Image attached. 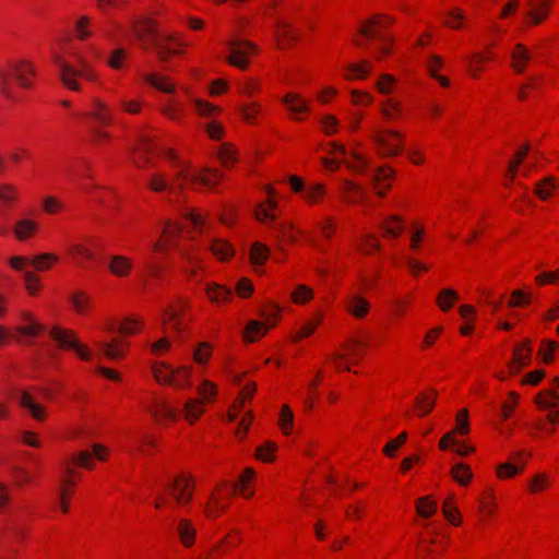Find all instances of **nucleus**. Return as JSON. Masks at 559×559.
<instances>
[{"instance_id": "obj_8", "label": "nucleus", "mask_w": 559, "mask_h": 559, "mask_svg": "<svg viewBox=\"0 0 559 559\" xmlns=\"http://www.w3.org/2000/svg\"><path fill=\"white\" fill-rule=\"evenodd\" d=\"M227 49L229 52L227 57L229 64L242 71L250 67L251 59L257 57L261 51L257 44L246 39L230 40L227 45Z\"/></svg>"}, {"instance_id": "obj_49", "label": "nucleus", "mask_w": 559, "mask_h": 559, "mask_svg": "<svg viewBox=\"0 0 559 559\" xmlns=\"http://www.w3.org/2000/svg\"><path fill=\"white\" fill-rule=\"evenodd\" d=\"M395 171L391 166H382L374 174V189L378 197L382 198L391 189Z\"/></svg>"}, {"instance_id": "obj_52", "label": "nucleus", "mask_w": 559, "mask_h": 559, "mask_svg": "<svg viewBox=\"0 0 559 559\" xmlns=\"http://www.w3.org/2000/svg\"><path fill=\"white\" fill-rule=\"evenodd\" d=\"M177 169L175 187L180 190L187 187L197 189V180H194V178L198 173L192 171L191 164L189 162H180Z\"/></svg>"}, {"instance_id": "obj_50", "label": "nucleus", "mask_w": 559, "mask_h": 559, "mask_svg": "<svg viewBox=\"0 0 559 559\" xmlns=\"http://www.w3.org/2000/svg\"><path fill=\"white\" fill-rule=\"evenodd\" d=\"M328 197V188L322 182L309 183L302 194V200L310 206L320 205Z\"/></svg>"}, {"instance_id": "obj_42", "label": "nucleus", "mask_w": 559, "mask_h": 559, "mask_svg": "<svg viewBox=\"0 0 559 559\" xmlns=\"http://www.w3.org/2000/svg\"><path fill=\"white\" fill-rule=\"evenodd\" d=\"M376 43L372 47L373 62H383L394 53L395 37L392 34L383 35L374 39Z\"/></svg>"}, {"instance_id": "obj_40", "label": "nucleus", "mask_w": 559, "mask_h": 559, "mask_svg": "<svg viewBox=\"0 0 559 559\" xmlns=\"http://www.w3.org/2000/svg\"><path fill=\"white\" fill-rule=\"evenodd\" d=\"M324 320L323 311L314 312L309 319H307L300 328L295 331L292 335V341L294 343H299L300 341L310 337L316 330L322 324Z\"/></svg>"}, {"instance_id": "obj_17", "label": "nucleus", "mask_w": 559, "mask_h": 559, "mask_svg": "<svg viewBox=\"0 0 559 559\" xmlns=\"http://www.w3.org/2000/svg\"><path fill=\"white\" fill-rule=\"evenodd\" d=\"M427 75L432 79L441 88H450L452 81L448 75L449 66L447 59L438 53L429 55L425 60Z\"/></svg>"}, {"instance_id": "obj_12", "label": "nucleus", "mask_w": 559, "mask_h": 559, "mask_svg": "<svg viewBox=\"0 0 559 559\" xmlns=\"http://www.w3.org/2000/svg\"><path fill=\"white\" fill-rule=\"evenodd\" d=\"M449 545V537L437 531L435 527H426L418 540V550L424 552L428 559L440 556Z\"/></svg>"}, {"instance_id": "obj_20", "label": "nucleus", "mask_w": 559, "mask_h": 559, "mask_svg": "<svg viewBox=\"0 0 559 559\" xmlns=\"http://www.w3.org/2000/svg\"><path fill=\"white\" fill-rule=\"evenodd\" d=\"M374 63L370 59L346 62L342 67L341 76L346 82L366 81L373 73Z\"/></svg>"}, {"instance_id": "obj_41", "label": "nucleus", "mask_w": 559, "mask_h": 559, "mask_svg": "<svg viewBox=\"0 0 559 559\" xmlns=\"http://www.w3.org/2000/svg\"><path fill=\"white\" fill-rule=\"evenodd\" d=\"M216 158L224 169H233L239 162V150L234 143H222L216 152Z\"/></svg>"}, {"instance_id": "obj_18", "label": "nucleus", "mask_w": 559, "mask_h": 559, "mask_svg": "<svg viewBox=\"0 0 559 559\" xmlns=\"http://www.w3.org/2000/svg\"><path fill=\"white\" fill-rule=\"evenodd\" d=\"M50 336L60 345V347L74 350L81 359H91L88 348L79 342L73 331L55 326L50 331Z\"/></svg>"}, {"instance_id": "obj_7", "label": "nucleus", "mask_w": 559, "mask_h": 559, "mask_svg": "<svg viewBox=\"0 0 559 559\" xmlns=\"http://www.w3.org/2000/svg\"><path fill=\"white\" fill-rule=\"evenodd\" d=\"M532 453L526 450L513 451L510 453V461L498 463L493 468L497 480L508 481L516 478L526 468L527 462L531 460Z\"/></svg>"}, {"instance_id": "obj_45", "label": "nucleus", "mask_w": 559, "mask_h": 559, "mask_svg": "<svg viewBox=\"0 0 559 559\" xmlns=\"http://www.w3.org/2000/svg\"><path fill=\"white\" fill-rule=\"evenodd\" d=\"M237 111L243 123L248 126H257L259 123V117L263 111V107L260 102L253 100L238 105Z\"/></svg>"}, {"instance_id": "obj_58", "label": "nucleus", "mask_w": 559, "mask_h": 559, "mask_svg": "<svg viewBox=\"0 0 559 559\" xmlns=\"http://www.w3.org/2000/svg\"><path fill=\"white\" fill-rule=\"evenodd\" d=\"M88 117L93 118L97 123L106 126L111 123L112 117L108 106L98 98H93L91 104V110L87 114Z\"/></svg>"}, {"instance_id": "obj_4", "label": "nucleus", "mask_w": 559, "mask_h": 559, "mask_svg": "<svg viewBox=\"0 0 559 559\" xmlns=\"http://www.w3.org/2000/svg\"><path fill=\"white\" fill-rule=\"evenodd\" d=\"M35 75V69L27 61H19L12 63L9 68L0 70V92L10 99H15L14 91L11 86V79L14 78L17 84L23 88L32 86L31 78Z\"/></svg>"}, {"instance_id": "obj_3", "label": "nucleus", "mask_w": 559, "mask_h": 559, "mask_svg": "<svg viewBox=\"0 0 559 559\" xmlns=\"http://www.w3.org/2000/svg\"><path fill=\"white\" fill-rule=\"evenodd\" d=\"M538 156L531 144L524 143L516 148L509 159L504 179L507 185L512 183L519 176L528 178L537 170Z\"/></svg>"}, {"instance_id": "obj_2", "label": "nucleus", "mask_w": 559, "mask_h": 559, "mask_svg": "<svg viewBox=\"0 0 559 559\" xmlns=\"http://www.w3.org/2000/svg\"><path fill=\"white\" fill-rule=\"evenodd\" d=\"M271 8L275 11L274 39L277 49L293 48L299 40V33L289 22L290 16L298 11V5L290 0H272Z\"/></svg>"}, {"instance_id": "obj_36", "label": "nucleus", "mask_w": 559, "mask_h": 559, "mask_svg": "<svg viewBox=\"0 0 559 559\" xmlns=\"http://www.w3.org/2000/svg\"><path fill=\"white\" fill-rule=\"evenodd\" d=\"M559 181L555 176H547L534 183L533 194L537 200L547 202L556 195Z\"/></svg>"}, {"instance_id": "obj_22", "label": "nucleus", "mask_w": 559, "mask_h": 559, "mask_svg": "<svg viewBox=\"0 0 559 559\" xmlns=\"http://www.w3.org/2000/svg\"><path fill=\"white\" fill-rule=\"evenodd\" d=\"M533 348L531 341L525 340L516 344L512 352V357L508 362L509 372L511 376L519 374L524 368L528 367L532 361Z\"/></svg>"}, {"instance_id": "obj_15", "label": "nucleus", "mask_w": 559, "mask_h": 559, "mask_svg": "<svg viewBox=\"0 0 559 559\" xmlns=\"http://www.w3.org/2000/svg\"><path fill=\"white\" fill-rule=\"evenodd\" d=\"M555 0H528L524 12V24L527 27H537L546 23L551 16Z\"/></svg>"}, {"instance_id": "obj_14", "label": "nucleus", "mask_w": 559, "mask_h": 559, "mask_svg": "<svg viewBox=\"0 0 559 559\" xmlns=\"http://www.w3.org/2000/svg\"><path fill=\"white\" fill-rule=\"evenodd\" d=\"M395 20L392 15L377 13L369 19L362 21L359 25L358 33L368 39H377L383 35H389L386 31L394 24Z\"/></svg>"}, {"instance_id": "obj_63", "label": "nucleus", "mask_w": 559, "mask_h": 559, "mask_svg": "<svg viewBox=\"0 0 559 559\" xmlns=\"http://www.w3.org/2000/svg\"><path fill=\"white\" fill-rule=\"evenodd\" d=\"M194 111L202 118H215L223 112V108L209 100L194 98L192 100Z\"/></svg>"}, {"instance_id": "obj_32", "label": "nucleus", "mask_w": 559, "mask_h": 559, "mask_svg": "<svg viewBox=\"0 0 559 559\" xmlns=\"http://www.w3.org/2000/svg\"><path fill=\"white\" fill-rule=\"evenodd\" d=\"M341 200L352 206L362 204L366 200V191L358 183L344 179L341 187Z\"/></svg>"}, {"instance_id": "obj_6", "label": "nucleus", "mask_w": 559, "mask_h": 559, "mask_svg": "<svg viewBox=\"0 0 559 559\" xmlns=\"http://www.w3.org/2000/svg\"><path fill=\"white\" fill-rule=\"evenodd\" d=\"M55 62L59 69V78L63 85L72 91H80L81 88L76 79L83 78L87 81H95L97 78L86 59L81 56L78 57L79 68L73 67L60 57H56Z\"/></svg>"}, {"instance_id": "obj_43", "label": "nucleus", "mask_w": 559, "mask_h": 559, "mask_svg": "<svg viewBox=\"0 0 559 559\" xmlns=\"http://www.w3.org/2000/svg\"><path fill=\"white\" fill-rule=\"evenodd\" d=\"M499 510L497 496L495 489L487 487L481 492L478 500V511L485 518H493Z\"/></svg>"}, {"instance_id": "obj_33", "label": "nucleus", "mask_w": 559, "mask_h": 559, "mask_svg": "<svg viewBox=\"0 0 559 559\" xmlns=\"http://www.w3.org/2000/svg\"><path fill=\"white\" fill-rule=\"evenodd\" d=\"M143 81L154 90L164 94H174L177 90L175 80L162 72H150L144 75Z\"/></svg>"}, {"instance_id": "obj_47", "label": "nucleus", "mask_w": 559, "mask_h": 559, "mask_svg": "<svg viewBox=\"0 0 559 559\" xmlns=\"http://www.w3.org/2000/svg\"><path fill=\"white\" fill-rule=\"evenodd\" d=\"M344 164L349 170L359 175L365 174L370 166L369 159L358 147L347 152V155L344 157Z\"/></svg>"}, {"instance_id": "obj_16", "label": "nucleus", "mask_w": 559, "mask_h": 559, "mask_svg": "<svg viewBox=\"0 0 559 559\" xmlns=\"http://www.w3.org/2000/svg\"><path fill=\"white\" fill-rule=\"evenodd\" d=\"M497 53L491 47L472 52L466 59V73L472 80L481 79L487 71L488 64L496 62Z\"/></svg>"}, {"instance_id": "obj_38", "label": "nucleus", "mask_w": 559, "mask_h": 559, "mask_svg": "<svg viewBox=\"0 0 559 559\" xmlns=\"http://www.w3.org/2000/svg\"><path fill=\"white\" fill-rule=\"evenodd\" d=\"M438 397V392L435 389H427L415 399L414 413L418 417H425L432 412L435 408Z\"/></svg>"}, {"instance_id": "obj_51", "label": "nucleus", "mask_w": 559, "mask_h": 559, "mask_svg": "<svg viewBox=\"0 0 559 559\" xmlns=\"http://www.w3.org/2000/svg\"><path fill=\"white\" fill-rule=\"evenodd\" d=\"M316 229L323 242H331L338 230L337 219L333 215H325L316 223Z\"/></svg>"}, {"instance_id": "obj_53", "label": "nucleus", "mask_w": 559, "mask_h": 559, "mask_svg": "<svg viewBox=\"0 0 559 559\" xmlns=\"http://www.w3.org/2000/svg\"><path fill=\"white\" fill-rule=\"evenodd\" d=\"M224 179V174L217 168H204L197 174V188H216Z\"/></svg>"}, {"instance_id": "obj_48", "label": "nucleus", "mask_w": 559, "mask_h": 559, "mask_svg": "<svg viewBox=\"0 0 559 559\" xmlns=\"http://www.w3.org/2000/svg\"><path fill=\"white\" fill-rule=\"evenodd\" d=\"M282 307H280L276 302L269 301L263 304L258 314L261 320L269 329L273 330L282 320Z\"/></svg>"}, {"instance_id": "obj_27", "label": "nucleus", "mask_w": 559, "mask_h": 559, "mask_svg": "<svg viewBox=\"0 0 559 559\" xmlns=\"http://www.w3.org/2000/svg\"><path fill=\"white\" fill-rule=\"evenodd\" d=\"M255 471L246 467L235 484H231L233 496L237 495L243 499H251L254 496Z\"/></svg>"}, {"instance_id": "obj_25", "label": "nucleus", "mask_w": 559, "mask_h": 559, "mask_svg": "<svg viewBox=\"0 0 559 559\" xmlns=\"http://www.w3.org/2000/svg\"><path fill=\"white\" fill-rule=\"evenodd\" d=\"M379 229L383 239L397 240L406 230V221L400 214H391L380 222Z\"/></svg>"}, {"instance_id": "obj_35", "label": "nucleus", "mask_w": 559, "mask_h": 559, "mask_svg": "<svg viewBox=\"0 0 559 559\" xmlns=\"http://www.w3.org/2000/svg\"><path fill=\"white\" fill-rule=\"evenodd\" d=\"M257 222L270 225L278 217V201L262 200L253 207Z\"/></svg>"}, {"instance_id": "obj_13", "label": "nucleus", "mask_w": 559, "mask_h": 559, "mask_svg": "<svg viewBox=\"0 0 559 559\" xmlns=\"http://www.w3.org/2000/svg\"><path fill=\"white\" fill-rule=\"evenodd\" d=\"M281 104L289 119L295 122L306 121L311 114V102L296 91L286 92L281 98Z\"/></svg>"}, {"instance_id": "obj_37", "label": "nucleus", "mask_w": 559, "mask_h": 559, "mask_svg": "<svg viewBox=\"0 0 559 559\" xmlns=\"http://www.w3.org/2000/svg\"><path fill=\"white\" fill-rule=\"evenodd\" d=\"M271 329H269L260 320H249L241 333V341L243 344H253L265 337Z\"/></svg>"}, {"instance_id": "obj_64", "label": "nucleus", "mask_w": 559, "mask_h": 559, "mask_svg": "<svg viewBox=\"0 0 559 559\" xmlns=\"http://www.w3.org/2000/svg\"><path fill=\"white\" fill-rule=\"evenodd\" d=\"M535 403L539 409H555L559 406V392L555 389L542 390L535 396Z\"/></svg>"}, {"instance_id": "obj_31", "label": "nucleus", "mask_w": 559, "mask_h": 559, "mask_svg": "<svg viewBox=\"0 0 559 559\" xmlns=\"http://www.w3.org/2000/svg\"><path fill=\"white\" fill-rule=\"evenodd\" d=\"M510 58V67L513 72L522 74L526 71L530 62L532 61L533 55L526 45L518 43L512 48Z\"/></svg>"}, {"instance_id": "obj_11", "label": "nucleus", "mask_w": 559, "mask_h": 559, "mask_svg": "<svg viewBox=\"0 0 559 559\" xmlns=\"http://www.w3.org/2000/svg\"><path fill=\"white\" fill-rule=\"evenodd\" d=\"M168 491L177 507L190 506L195 491V479L187 472H181L168 484Z\"/></svg>"}, {"instance_id": "obj_57", "label": "nucleus", "mask_w": 559, "mask_h": 559, "mask_svg": "<svg viewBox=\"0 0 559 559\" xmlns=\"http://www.w3.org/2000/svg\"><path fill=\"white\" fill-rule=\"evenodd\" d=\"M197 394L199 401H201L206 406L212 405L216 402L218 396V386L215 382L211 380H203L197 388Z\"/></svg>"}, {"instance_id": "obj_28", "label": "nucleus", "mask_w": 559, "mask_h": 559, "mask_svg": "<svg viewBox=\"0 0 559 559\" xmlns=\"http://www.w3.org/2000/svg\"><path fill=\"white\" fill-rule=\"evenodd\" d=\"M257 392V383L251 381L245 384V386L240 390L237 397L233 402L230 408L228 409L227 417L229 421H234L237 419L242 408L247 403H250Z\"/></svg>"}, {"instance_id": "obj_44", "label": "nucleus", "mask_w": 559, "mask_h": 559, "mask_svg": "<svg viewBox=\"0 0 559 559\" xmlns=\"http://www.w3.org/2000/svg\"><path fill=\"white\" fill-rule=\"evenodd\" d=\"M205 295L212 304L217 306L228 304L234 298L230 288L217 283H207L205 286Z\"/></svg>"}, {"instance_id": "obj_21", "label": "nucleus", "mask_w": 559, "mask_h": 559, "mask_svg": "<svg viewBox=\"0 0 559 559\" xmlns=\"http://www.w3.org/2000/svg\"><path fill=\"white\" fill-rule=\"evenodd\" d=\"M555 486V477L550 472L539 469L525 479L524 491L528 496H540L550 491Z\"/></svg>"}, {"instance_id": "obj_1", "label": "nucleus", "mask_w": 559, "mask_h": 559, "mask_svg": "<svg viewBox=\"0 0 559 559\" xmlns=\"http://www.w3.org/2000/svg\"><path fill=\"white\" fill-rule=\"evenodd\" d=\"M159 28L157 20L142 19V50L153 51L163 62L185 56L190 46L185 36L178 33H164Z\"/></svg>"}, {"instance_id": "obj_61", "label": "nucleus", "mask_w": 559, "mask_h": 559, "mask_svg": "<svg viewBox=\"0 0 559 559\" xmlns=\"http://www.w3.org/2000/svg\"><path fill=\"white\" fill-rule=\"evenodd\" d=\"M364 346L365 344L361 340L352 337L344 342L337 352L357 365L362 358V354L359 352V348Z\"/></svg>"}, {"instance_id": "obj_62", "label": "nucleus", "mask_w": 559, "mask_h": 559, "mask_svg": "<svg viewBox=\"0 0 559 559\" xmlns=\"http://www.w3.org/2000/svg\"><path fill=\"white\" fill-rule=\"evenodd\" d=\"M100 353L109 359L122 358L126 352V345L122 340L115 338L112 342H98Z\"/></svg>"}, {"instance_id": "obj_24", "label": "nucleus", "mask_w": 559, "mask_h": 559, "mask_svg": "<svg viewBox=\"0 0 559 559\" xmlns=\"http://www.w3.org/2000/svg\"><path fill=\"white\" fill-rule=\"evenodd\" d=\"M345 312L358 321H364L371 312V301L359 293L349 295L345 300Z\"/></svg>"}, {"instance_id": "obj_5", "label": "nucleus", "mask_w": 559, "mask_h": 559, "mask_svg": "<svg viewBox=\"0 0 559 559\" xmlns=\"http://www.w3.org/2000/svg\"><path fill=\"white\" fill-rule=\"evenodd\" d=\"M370 139L376 153L383 158L399 156L405 147V136L397 130L377 128L372 131Z\"/></svg>"}, {"instance_id": "obj_54", "label": "nucleus", "mask_w": 559, "mask_h": 559, "mask_svg": "<svg viewBox=\"0 0 559 559\" xmlns=\"http://www.w3.org/2000/svg\"><path fill=\"white\" fill-rule=\"evenodd\" d=\"M182 218L189 225V233L202 234L206 224L207 213L197 207H191L182 214Z\"/></svg>"}, {"instance_id": "obj_10", "label": "nucleus", "mask_w": 559, "mask_h": 559, "mask_svg": "<svg viewBox=\"0 0 559 559\" xmlns=\"http://www.w3.org/2000/svg\"><path fill=\"white\" fill-rule=\"evenodd\" d=\"M191 308V301L187 297H178L170 302L162 314V322L175 332L181 333L187 326V313Z\"/></svg>"}, {"instance_id": "obj_9", "label": "nucleus", "mask_w": 559, "mask_h": 559, "mask_svg": "<svg viewBox=\"0 0 559 559\" xmlns=\"http://www.w3.org/2000/svg\"><path fill=\"white\" fill-rule=\"evenodd\" d=\"M231 498V484L228 481L217 484L205 503L204 515L211 520L222 516L228 510Z\"/></svg>"}, {"instance_id": "obj_56", "label": "nucleus", "mask_w": 559, "mask_h": 559, "mask_svg": "<svg viewBox=\"0 0 559 559\" xmlns=\"http://www.w3.org/2000/svg\"><path fill=\"white\" fill-rule=\"evenodd\" d=\"M379 110L385 120L396 121L403 115V105L399 99L388 97L380 103Z\"/></svg>"}, {"instance_id": "obj_26", "label": "nucleus", "mask_w": 559, "mask_h": 559, "mask_svg": "<svg viewBox=\"0 0 559 559\" xmlns=\"http://www.w3.org/2000/svg\"><path fill=\"white\" fill-rule=\"evenodd\" d=\"M428 237V226L424 219L415 218L408 224V248L411 251L423 249Z\"/></svg>"}, {"instance_id": "obj_19", "label": "nucleus", "mask_w": 559, "mask_h": 559, "mask_svg": "<svg viewBox=\"0 0 559 559\" xmlns=\"http://www.w3.org/2000/svg\"><path fill=\"white\" fill-rule=\"evenodd\" d=\"M174 536L185 549L193 548L198 543V530L194 522L185 516L176 519Z\"/></svg>"}, {"instance_id": "obj_59", "label": "nucleus", "mask_w": 559, "mask_h": 559, "mask_svg": "<svg viewBox=\"0 0 559 559\" xmlns=\"http://www.w3.org/2000/svg\"><path fill=\"white\" fill-rule=\"evenodd\" d=\"M450 475L461 487H467L474 478L471 466L464 462L455 463L450 469Z\"/></svg>"}, {"instance_id": "obj_60", "label": "nucleus", "mask_w": 559, "mask_h": 559, "mask_svg": "<svg viewBox=\"0 0 559 559\" xmlns=\"http://www.w3.org/2000/svg\"><path fill=\"white\" fill-rule=\"evenodd\" d=\"M180 255L186 263L183 266V272L189 277L197 276L203 270V260L195 252L190 250H182Z\"/></svg>"}, {"instance_id": "obj_55", "label": "nucleus", "mask_w": 559, "mask_h": 559, "mask_svg": "<svg viewBox=\"0 0 559 559\" xmlns=\"http://www.w3.org/2000/svg\"><path fill=\"white\" fill-rule=\"evenodd\" d=\"M357 251L364 255H372L382 249L379 237L372 233L361 235L356 245Z\"/></svg>"}, {"instance_id": "obj_39", "label": "nucleus", "mask_w": 559, "mask_h": 559, "mask_svg": "<svg viewBox=\"0 0 559 559\" xmlns=\"http://www.w3.org/2000/svg\"><path fill=\"white\" fill-rule=\"evenodd\" d=\"M206 407L195 397L188 399L182 406L181 417L188 425L194 426L205 414Z\"/></svg>"}, {"instance_id": "obj_29", "label": "nucleus", "mask_w": 559, "mask_h": 559, "mask_svg": "<svg viewBox=\"0 0 559 559\" xmlns=\"http://www.w3.org/2000/svg\"><path fill=\"white\" fill-rule=\"evenodd\" d=\"M307 231L296 226L293 222H282L277 226V240L280 243L294 246L298 245Z\"/></svg>"}, {"instance_id": "obj_23", "label": "nucleus", "mask_w": 559, "mask_h": 559, "mask_svg": "<svg viewBox=\"0 0 559 559\" xmlns=\"http://www.w3.org/2000/svg\"><path fill=\"white\" fill-rule=\"evenodd\" d=\"M182 227L175 221H167L162 235L155 243V250L158 252H166L176 248L181 238Z\"/></svg>"}, {"instance_id": "obj_34", "label": "nucleus", "mask_w": 559, "mask_h": 559, "mask_svg": "<svg viewBox=\"0 0 559 559\" xmlns=\"http://www.w3.org/2000/svg\"><path fill=\"white\" fill-rule=\"evenodd\" d=\"M17 403L24 408L35 420L44 421L47 416V409L39 404L34 395L27 391H22L16 396Z\"/></svg>"}, {"instance_id": "obj_46", "label": "nucleus", "mask_w": 559, "mask_h": 559, "mask_svg": "<svg viewBox=\"0 0 559 559\" xmlns=\"http://www.w3.org/2000/svg\"><path fill=\"white\" fill-rule=\"evenodd\" d=\"M209 250L222 263L233 260L236 253L234 246L223 238L213 239L209 245Z\"/></svg>"}, {"instance_id": "obj_30", "label": "nucleus", "mask_w": 559, "mask_h": 559, "mask_svg": "<svg viewBox=\"0 0 559 559\" xmlns=\"http://www.w3.org/2000/svg\"><path fill=\"white\" fill-rule=\"evenodd\" d=\"M191 377H192V367L191 366H180V367H171L169 371V376L167 377L168 382H166L165 386L173 388L175 390H186L191 388Z\"/></svg>"}]
</instances>
